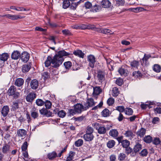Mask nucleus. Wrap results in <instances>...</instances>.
<instances>
[{
  "label": "nucleus",
  "instance_id": "1",
  "mask_svg": "<svg viewBox=\"0 0 161 161\" xmlns=\"http://www.w3.org/2000/svg\"><path fill=\"white\" fill-rule=\"evenodd\" d=\"M70 53L66 52L64 50L58 51L53 58L50 56H48L45 62V66L49 67L52 64L53 67L54 68L58 67L64 61V58L63 57L68 56Z\"/></svg>",
  "mask_w": 161,
  "mask_h": 161
},
{
  "label": "nucleus",
  "instance_id": "2",
  "mask_svg": "<svg viewBox=\"0 0 161 161\" xmlns=\"http://www.w3.org/2000/svg\"><path fill=\"white\" fill-rule=\"evenodd\" d=\"M28 146L27 142L26 141L23 143L21 147L23 155L25 158L24 159L25 161H28L30 159L28 153Z\"/></svg>",
  "mask_w": 161,
  "mask_h": 161
},
{
  "label": "nucleus",
  "instance_id": "3",
  "mask_svg": "<svg viewBox=\"0 0 161 161\" xmlns=\"http://www.w3.org/2000/svg\"><path fill=\"white\" fill-rule=\"evenodd\" d=\"M8 93L9 96H13V98L15 99L18 98L19 96V93L16 92V88L14 86H12L9 87Z\"/></svg>",
  "mask_w": 161,
  "mask_h": 161
},
{
  "label": "nucleus",
  "instance_id": "4",
  "mask_svg": "<svg viewBox=\"0 0 161 161\" xmlns=\"http://www.w3.org/2000/svg\"><path fill=\"white\" fill-rule=\"evenodd\" d=\"M95 128L97 130L98 133L99 134H104L106 132V129L104 126H101L100 124L98 123L94 124Z\"/></svg>",
  "mask_w": 161,
  "mask_h": 161
},
{
  "label": "nucleus",
  "instance_id": "5",
  "mask_svg": "<svg viewBox=\"0 0 161 161\" xmlns=\"http://www.w3.org/2000/svg\"><path fill=\"white\" fill-rule=\"evenodd\" d=\"M74 108L75 109L77 113H81L82 112L86 110V107H85L81 103H77L74 106Z\"/></svg>",
  "mask_w": 161,
  "mask_h": 161
},
{
  "label": "nucleus",
  "instance_id": "6",
  "mask_svg": "<svg viewBox=\"0 0 161 161\" xmlns=\"http://www.w3.org/2000/svg\"><path fill=\"white\" fill-rule=\"evenodd\" d=\"M87 59L89 66L92 68H94L96 62L95 57L92 55L90 54L87 56Z\"/></svg>",
  "mask_w": 161,
  "mask_h": 161
},
{
  "label": "nucleus",
  "instance_id": "7",
  "mask_svg": "<svg viewBox=\"0 0 161 161\" xmlns=\"http://www.w3.org/2000/svg\"><path fill=\"white\" fill-rule=\"evenodd\" d=\"M1 16L3 17H6L9 19L14 20H17L19 19H23L24 18V17L18 14L11 15L10 14H7L2 15Z\"/></svg>",
  "mask_w": 161,
  "mask_h": 161
},
{
  "label": "nucleus",
  "instance_id": "8",
  "mask_svg": "<svg viewBox=\"0 0 161 161\" xmlns=\"http://www.w3.org/2000/svg\"><path fill=\"white\" fill-rule=\"evenodd\" d=\"M105 73L102 71H99L97 73V77L99 81L102 83L105 80Z\"/></svg>",
  "mask_w": 161,
  "mask_h": 161
},
{
  "label": "nucleus",
  "instance_id": "9",
  "mask_svg": "<svg viewBox=\"0 0 161 161\" xmlns=\"http://www.w3.org/2000/svg\"><path fill=\"white\" fill-rule=\"evenodd\" d=\"M20 58L23 62L26 63L29 59L30 54L26 52H24L20 54Z\"/></svg>",
  "mask_w": 161,
  "mask_h": 161
},
{
  "label": "nucleus",
  "instance_id": "10",
  "mask_svg": "<svg viewBox=\"0 0 161 161\" xmlns=\"http://www.w3.org/2000/svg\"><path fill=\"white\" fill-rule=\"evenodd\" d=\"M95 105V103L93 99L92 98H88L86 103H84L85 107H86V110L89 108L92 107Z\"/></svg>",
  "mask_w": 161,
  "mask_h": 161
},
{
  "label": "nucleus",
  "instance_id": "11",
  "mask_svg": "<svg viewBox=\"0 0 161 161\" xmlns=\"http://www.w3.org/2000/svg\"><path fill=\"white\" fill-rule=\"evenodd\" d=\"M30 86L32 89L33 90L36 89L39 86L38 81L36 79L32 80L30 83Z\"/></svg>",
  "mask_w": 161,
  "mask_h": 161
},
{
  "label": "nucleus",
  "instance_id": "12",
  "mask_svg": "<svg viewBox=\"0 0 161 161\" xmlns=\"http://www.w3.org/2000/svg\"><path fill=\"white\" fill-rule=\"evenodd\" d=\"M9 57V55L7 53H3L0 55V60L2 63V64H4L5 61H7Z\"/></svg>",
  "mask_w": 161,
  "mask_h": 161
},
{
  "label": "nucleus",
  "instance_id": "13",
  "mask_svg": "<svg viewBox=\"0 0 161 161\" xmlns=\"http://www.w3.org/2000/svg\"><path fill=\"white\" fill-rule=\"evenodd\" d=\"M102 92V90L100 87L96 86L94 87L93 96L94 97L97 98V95H99Z\"/></svg>",
  "mask_w": 161,
  "mask_h": 161
},
{
  "label": "nucleus",
  "instance_id": "14",
  "mask_svg": "<svg viewBox=\"0 0 161 161\" xmlns=\"http://www.w3.org/2000/svg\"><path fill=\"white\" fill-rule=\"evenodd\" d=\"M20 57V53L18 51H14L11 54V58L14 60H17Z\"/></svg>",
  "mask_w": 161,
  "mask_h": 161
},
{
  "label": "nucleus",
  "instance_id": "15",
  "mask_svg": "<svg viewBox=\"0 0 161 161\" xmlns=\"http://www.w3.org/2000/svg\"><path fill=\"white\" fill-rule=\"evenodd\" d=\"M36 94L34 93H31L26 97V101L29 102H31L36 97Z\"/></svg>",
  "mask_w": 161,
  "mask_h": 161
},
{
  "label": "nucleus",
  "instance_id": "16",
  "mask_svg": "<svg viewBox=\"0 0 161 161\" xmlns=\"http://www.w3.org/2000/svg\"><path fill=\"white\" fill-rule=\"evenodd\" d=\"M83 138L85 141L90 142L93 140L94 136L92 133H86L83 135Z\"/></svg>",
  "mask_w": 161,
  "mask_h": 161
},
{
  "label": "nucleus",
  "instance_id": "17",
  "mask_svg": "<svg viewBox=\"0 0 161 161\" xmlns=\"http://www.w3.org/2000/svg\"><path fill=\"white\" fill-rule=\"evenodd\" d=\"M146 133V129L142 127L137 131L136 134L138 136L142 138L145 135Z\"/></svg>",
  "mask_w": 161,
  "mask_h": 161
},
{
  "label": "nucleus",
  "instance_id": "18",
  "mask_svg": "<svg viewBox=\"0 0 161 161\" xmlns=\"http://www.w3.org/2000/svg\"><path fill=\"white\" fill-rule=\"evenodd\" d=\"M9 110V108L8 106H4L2 108L1 110V114L4 117L6 116L7 115Z\"/></svg>",
  "mask_w": 161,
  "mask_h": 161
},
{
  "label": "nucleus",
  "instance_id": "19",
  "mask_svg": "<svg viewBox=\"0 0 161 161\" xmlns=\"http://www.w3.org/2000/svg\"><path fill=\"white\" fill-rule=\"evenodd\" d=\"M119 73L121 75H127L128 71L125 69L124 66H122L118 71Z\"/></svg>",
  "mask_w": 161,
  "mask_h": 161
},
{
  "label": "nucleus",
  "instance_id": "20",
  "mask_svg": "<svg viewBox=\"0 0 161 161\" xmlns=\"http://www.w3.org/2000/svg\"><path fill=\"white\" fill-rule=\"evenodd\" d=\"M118 132L116 129H112L109 132V135L114 138L117 137L118 136Z\"/></svg>",
  "mask_w": 161,
  "mask_h": 161
},
{
  "label": "nucleus",
  "instance_id": "21",
  "mask_svg": "<svg viewBox=\"0 0 161 161\" xmlns=\"http://www.w3.org/2000/svg\"><path fill=\"white\" fill-rule=\"evenodd\" d=\"M31 115L32 118L34 119H37L39 116L37 109L34 108L31 111Z\"/></svg>",
  "mask_w": 161,
  "mask_h": 161
},
{
  "label": "nucleus",
  "instance_id": "22",
  "mask_svg": "<svg viewBox=\"0 0 161 161\" xmlns=\"http://www.w3.org/2000/svg\"><path fill=\"white\" fill-rule=\"evenodd\" d=\"M101 4L104 8H108L111 6V3L108 0H103L101 2Z\"/></svg>",
  "mask_w": 161,
  "mask_h": 161
},
{
  "label": "nucleus",
  "instance_id": "23",
  "mask_svg": "<svg viewBox=\"0 0 161 161\" xmlns=\"http://www.w3.org/2000/svg\"><path fill=\"white\" fill-rule=\"evenodd\" d=\"M24 83V80L21 78L17 79L15 82V85L18 87H20L23 85Z\"/></svg>",
  "mask_w": 161,
  "mask_h": 161
},
{
  "label": "nucleus",
  "instance_id": "24",
  "mask_svg": "<svg viewBox=\"0 0 161 161\" xmlns=\"http://www.w3.org/2000/svg\"><path fill=\"white\" fill-rule=\"evenodd\" d=\"M26 134V131L23 129H19L17 131V135L19 137H23L25 136Z\"/></svg>",
  "mask_w": 161,
  "mask_h": 161
},
{
  "label": "nucleus",
  "instance_id": "25",
  "mask_svg": "<svg viewBox=\"0 0 161 161\" xmlns=\"http://www.w3.org/2000/svg\"><path fill=\"white\" fill-rule=\"evenodd\" d=\"M10 146L7 144H5L2 148V152L4 153H7L10 152Z\"/></svg>",
  "mask_w": 161,
  "mask_h": 161
},
{
  "label": "nucleus",
  "instance_id": "26",
  "mask_svg": "<svg viewBox=\"0 0 161 161\" xmlns=\"http://www.w3.org/2000/svg\"><path fill=\"white\" fill-rule=\"evenodd\" d=\"M73 54L80 58H83L84 57V53L80 50H79L74 51L73 52Z\"/></svg>",
  "mask_w": 161,
  "mask_h": 161
},
{
  "label": "nucleus",
  "instance_id": "27",
  "mask_svg": "<svg viewBox=\"0 0 161 161\" xmlns=\"http://www.w3.org/2000/svg\"><path fill=\"white\" fill-rule=\"evenodd\" d=\"M57 156V154L56 152L54 151L49 153L47 155L48 158L50 160H52L55 158Z\"/></svg>",
  "mask_w": 161,
  "mask_h": 161
},
{
  "label": "nucleus",
  "instance_id": "28",
  "mask_svg": "<svg viewBox=\"0 0 161 161\" xmlns=\"http://www.w3.org/2000/svg\"><path fill=\"white\" fill-rule=\"evenodd\" d=\"M31 66L30 64H25L22 66V70L23 73L28 72L31 69Z\"/></svg>",
  "mask_w": 161,
  "mask_h": 161
},
{
  "label": "nucleus",
  "instance_id": "29",
  "mask_svg": "<svg viewBox=\"0 0 161 161\" xmlns=\"http://www.w3.org/2000/svg\"><path fill=\"white\" fill-rule=\"evenodd\" d=\"M124 135L126 137L129 138L130 139L134 136L133 133L131 130H128L126 131Z\"/></svg>",
  "mask_w": 161,
  "mask_h": 161
},
{
  "label": "nucleus",
  "instance_id": "30",
  "mask_svg": "<svg viewBox=\"0 0 161 161\" xmlns=\"http://www.w3.org/2000/svg\"><path fill=\"white\" fill-rule=\"evenodd\" d=\"M75 153L73 151L70 152L68 157L66 158V161H71L74 158Z\"/></svg>",
  "mask_w": 161,
  "mask_h": 161
},
{
  "label": "nucleus",
  "instance_id": "31",
  "mask_svg": "<svg viewBox=\"0 0 161 161\" xmlns=\"http://www.w3.org/2000/svg\"><path fill=\"white\" fill-rule=\"evenodd\" d=\"M142 145L139 143H137L134 146L133 148L134 151L136 153L139 152L142 149Z\"/></svg>",
  "mask_w": 161,
  "mask_h": 161
},
{
  "label": "nucleus",
  "instance_id": "32",
  "mask_svg": "<svg viewBox=\"0 0 161 161\" xmlns=\"http://www.w3.org/2000/svg\"><path fill=\"white\" fill-rule=\"evenodd\" d=\"M112 95L113 97H117L119 93L118 88L117 87H114L112 90Z\"/></svg>",
  "mask_w": 161,
  "mask_h": 161
},
{
  "label": "nucleus",
  "instance_id": "33",
  "mask_svg": "<svg viewBox=\"0 0 161 161\" xmlns=\"http://www.w3.org/2000/svg\"><path fill=\"white\" fill-rule=\"evenodd\" d=\"M143 140L146 143H149L152 141V138L150 136L148 135L145 136Z\"/></svg>",
  "mask_w": 161,
  "mask_h": 161
},
{
  "label": "nucleus",
  "instance_id": "34",
  "mask_svg": "<svg viewBox=\"0 0 161 161\" xmlns=\"http://www.w3.org/2000/svg\"><path fill=\"white\" fill-rule=\"evenodd\" d=\"M102 115L104 117H107L110 114L109 110L107 108L104 109L101 113Z\"/></svg>",
  "mask_w": 161,
  "mask_h": 161
},
{
  "label": "nucleus",
  "instance_id": "35",
  "mask_svg": "<svg viewBox=\"0 0 161 161\" xmlns=\"http://www.w3.org/2000/svg\"><path fill=\"white\" fill-rule=\"evenodd\" d=\"M125 113L126 115H132L133 113V110L130 108H126L125 109Z\"/></svg>",
  "mask_w": 161,
  "mask_h": 161
},
{
  "label": "nucleus",
  "instance_id": "36",
  "mask_svg": "<svg viewBox=\"0 0 161 161\" xmlns=\"http://www.w3.org/2000/svg\"><path fill=\"white\" fill-rule=\"evenodd\" d=\"M153 70L157 73L160 72L161 70V67L160 65L158 64H155L153 67Z\"/></svg>",
  "mask_w": 161,
  "mask_h": 161
},
{
  "label": "nucleus",
  "instance_id": "37",
  "mask_svg": "<svg viewBox=\"0 0 161 161\" xmlns=\"http://www.w3.org/2000/svg\"><path fill=\"white\" fill-rule=\"evenodd\" d=\"M106 60L108 67L110 70H113L114 69L113 66L112 65L113 63L111 60L110 59H106Z\"/></svg>",
  "mask_w": 161,
  "mask_h": 161
},
{
  "label": "nucleus",
  "instance_id": "38",
  "mask_svg": "<svg viewBox=\"0 0 161 161\" xmlns=\"http://www.w3.org/2000/svg\"><path fill=\"white\" fill-rule=\"evenodd\" d=\"M122 147L124 148H125L129 146L130 144V142L127 140H123L121 142Z\"/></svg>",
  "mask_w": 161,
  "mask_h": 161
},
{
  "label": "nucleus",
  "instance_id": "39",
  "mask_svg": "<svg viewBox=\"0 0 161 161\" xmlns=\"http://www.w3.org/2000/svg\"><path fill=\"white\" fill-rule=\"evenodd\" d=\"M126 157L125 154L123 153H120L119 154L118 157V159L120 161H123L124 160Z\"/></svg>",
  "mask_w": 161,
  "mask_h": 161
},
{
  "label": "nucleus",
  "instance_id": "40",
  "mask_svg": "<svg viewBox=\"0 0 161 161\" xmlns=\"http://www.w3.org/2000/svg\"><path fill=\"white\" fill-rule=\"evenodd\" d=\"M70 5L69 0H64L63 5V8L64 9L67 8Z\"/></svg>",
  "mask_w": 161,
  "mask_h": 161
},
{
  "label": "nucleus",
  "instance_id": "41",
  "mask_svg": "<svg viewBox=\"0 0 161 161\" xmlns=\"http://www.w3.org/2000/svg\"><path fill=\"white\" fill-rule=\"evenodd\" d=\"M83 143V140L81 139H79L75 142V144L76 147H79L81 146Z\"/></svg>",
  "mask_w": 161,
  "mask_h": 161
},
{
  "label": "nucleus",
  "instance_id": "42",
  "mask_svg": "<svg viewBox=\"0 0 161 161\" xmlns=\"http://www.w3.org/2000/svg\"><path fill=\"white\" fill-rule=\"evenodd\" d=\"M57 114L58 116L61 118H63L65 117L66 114V112L63 110H61L59 111Z\"/></svg>",
  "mask_w": 161,
  "mask_h": 161
},
{
  "label": "nucleus",
  "instance_id": "43",
  "mask_svg": "<svg viewBox=\"0 0 161 161\" xmlns=\"http://www.w3.org/2000/svg\"><path fill=\"white\" fill-rule=\"evenodd\" d=\"M115 143V141L113 140L109 141L107 143V146L109 148H111L114 146Z\"/></svg>",
  "mask_w": 161,
  "mask_h": 161
},
{
  "label": "nucleus",
  "instance_id": "44",
  "mask_svg": "<svg viewBox=\"0 0 161 161\" xmlns=\"http://www.w3.org/2000/svg\"><path fill=\"white\" fill-rule=\"evenodd\" d=\"M125 3L124 0H116L115 1V4L117 6H123Z\"/></svg>",
  "mask_w": 161,
  "mask_h": 161
},
{
  "label": "nucleus",
  "instance_id": "45",
  "mask_svg": "<svg viewBox=\"0 0 161 161\" xmlns=\"http://www.w3.org/2000/svg\"><path fill=\"white\" fill-rule=\"evenodd\" d=\"M129 10L131 9V10L134 12H137L140 11H142L143 10H145L146 9L142 8H130Z\"/></svg>",
  "mask_w": 161,
  "mask_h": 161
},
{
  "label": "nucleus",
  "instance_id": "46",
  "mask_svg": "<svg viewBox=\"0 0 161 161\" xmlns=\"http://www.w3.org/2000/svg\"><path fill=\"white\" fill-rule=\"evenodd\" d=\"M101 7L99 5H95L92 8V10L93 12H96L100 11Z\"/></svg>",
  "mask_w": 161,
  "mask_h": 161
},
{
  "label": "nucleus",
  "instance_id": "47",
  "mask_svg": "<svg viewBox=\"0 0 161 161\" xmlns=\"http://www.w3.org/2000/svg\"><path fill=\"white\" fill-rule=\"evenodd\" d=\"M36 103L38 106H41L44 105V102L40 99H38L36 100Z\"/></svg>",
  "mask_w": 161,
  "mask_h": 161
},
{
  "label": "nucleus",
  "instance_id": "48",
  "mask_svg": "<svg viewBox=\"0 0 161 161\" xmlns=\"http://www.w3.org/2000/svg\"><path fill=\"white\" fill-rule=\"evenodd\" d=\"M139 65V63L138 61L134 60L130 63V65L132 67L137 68Z\"/></svg>",
  "mask_w": 161,
  "mask_h": 161
},
{
  "label": "nucleus",
  "instance_id": "49",
  "mask_svg": "<svg viewBox=\"0 0 161 161\" xmlns=\"http://www.w3.org/2000/svg\"><path fill=\"white\" fill-rule=\"evenodd\" d=\"M45 106L46 109H50L52 106V103L51 102L48 100H46L44 102Z\"/></svg>",
  "mask_w": 161,
  "mask_h": 161
},
{
  "label": "nucleus",
  "instance_id": "50",
  "mask_svg": "<svg viewBox=\"0 0 161 161\" xmlns=\"http://www.w3.org/2000/svg\"><path fill=\"white\" fill-rule=\"evenodd\" d=\"M74 118L75 121L80 122L86 119V116L82 115L77 117H74Z\"/></svg>",
  "mask_w": 161,
  "mask_h": 161
},
{
  "label": "nucleus",
  "instance_id": "51",
  "mask_svg": "<svg viewBox=\"0 0 161 161\" xmlns=\"http://www.w3.org/2000/svg\"><path fill=\"white\" fill-rule=\"evenodd\" d=\"M142 74L139 71H135L132 73L133 76L135 77L142 76Z\"/></svg>",
  "mask_w": 161,
  "mask_h": 161
},
{
  "label": "nucleus",
  "instance_id": "52",
  "mask_svg": "<svg viewBox=\"0 0 161 161\" xmlns=\"http://www.w3.org/2000/svg\"><path fill=\"white\" fill-rule=\"evenodd\" d=\"M152 142L153 144L156 145L160 144V139L158 137L154 138Z\"/></svg>",
  "mask_w": 161,
  "mask_h": 161
},
{
  "label": "nucleus",
  "instance_id": "53",
  "mask_svg": "<svg viewBox=\"0 0 161 161\" xmlns=\"http://www.w3.org/2000/svg\"><path fill=\"white\" fill-rule=\"evenodd\" d=\"M114 103V100L112 97H110L107 101V103L108 105L111 106Z\"/></svg>",
  "mask_w": 161,
  "mask_h": 161
},
{
  "label": "nucleus",
  "instance_id": "54",
  "mask_svg": "<svg viewBox=\"0 0 161 161\" xmlns=\"http://www.w3.org/2000/svg\"><path fill=\"white\" fill-rule=\"evenodd\" d=\"M125 109L124 107L123 106L116 107V109L120 113L124 112Z\"/></svg>",
  "mask_w": 161,
  "mask_h": 161
},
{
  "label": "nucleus",
  "instance_id": "55",
  "mask_svg": "<svg viewBox=\"0 0 161 161\" xmlns=\"http://www.w3.org/2000/svg\"><path fill=\"white\" fill-rule=\"evenodd\" d=\"M78 3H73L70 5V8L71 9L75 10L76 9L77 6L78 5Z\"/></svg>",
  "mask_w": 161,
  "mask_h": 161
},
{
  "label": "nucleus",
  "instance_id": "56",
  "mask_svg": "<svg viewBox=\"0 0 161 161\" xmlns=\"http://www.w3.org/2000/svg\"><path fill=\"white\" fill-rule=\"evenodd\" d=\"M102 33L103 34H113V32L109 29H103Z\"/></svg>",
  "mask_w": 161,
  "mask_h": 161
},
{
  "label": "nucleus",
  "instance_id": "57",
  "mask_svg": "<svg viewBox=\"0 0 161 161\" xmlns=\"http://www.w3.org/2000/svg\"><path fill=\"white\" fill-rule=\"evenodd\" d=\"M147 150L146 149H143L140 153V154L142 156H146L148 154Z\"/></svg>",
  "mask_w": 161,
  "mask_h": 161
},
{
  "label": "nucleus",
  "instance_id": "58",
  "mask_svg": "<svg viewBox=\"0 0 161 161\" xmlns=\"http://www.w3.org/2000/svg\"><path fill=\"white\" fill-rule=\"evenodd\" d=\"M93 131V129L92 127L89 126H87L86 130V133L92 134Z\"/></svg>",
  "mask_w": 161,
  "mask_h": 161
},
{
  "label": "nucleus",
  "instance_id": "59",
  "mask_svg": "<svg viewBox=\"0 0 161 161\" xmlns=\"http://www.w3.org/2000/svg\"><path fill=\"white\" fill-rule=\"evenodd\" d=\"M64 65L66 69H69L72 65V63L70 61H68L64 63Z\"/></svg>",
  "mask_w": 161,
  "mask_h": 161
},
{
  "label": "nucleus",
  "instance_id": "60",
  "mask_svg": "<svg viewBox=\"0 0 161 161\" xmlns=\"http://www.w3.org/2000/svg\"><path fill=\"white\" fill-rule=\"evenodd\" d=\"M49 76V74L48 72H44L42 73V76L44 80H46Z\"/></svg>",
  "mask_w": 161,
  "mask_h": 161
},
{
  "label": "nucleus",
  "instance_id": "61",
  "mask_svg": "<svg viewBox=\"0 0 161 161\" xmlns=\"http://www.w3.org/2000/svg\"><path fill=\"white\" fill-rule=\"evenodd\" d=\"M116 83L118 85L121 86L123 84V81L122 79L119 78L116 80Z\"/></svg>",
  "mask_w": 161,
  "mask_h": 161
},
{
  "label": "nucleus",
  "instance_id": "62",
  "mask_svg": "<svg viewBox=\"0 0 161 161\" xmlns=\"http://www.w3.org/2000/svg\"><path fill=\"white\" fill-rule=\"evenodd\" d=\"M62 32L63 34L66 36H70L72 35L71 32L68 30H64L62 31Z\"/></svg>",
  "mask_w": 161,
  "mask_h": 161
},
{
  "label": "nucleus",
  "instance_id": "63",
  "mask_svg": "<svg viewBox=\"0 0 161 161\" xmlns=\"http://www.w3.org/2000/svg\"><path fill=\"white\" fill-rule=\"evenodd\" d=\"M150 57H151V56L150 55H146V54H145L143 58H142V60L143 61L147 62L148 59Z\"/></svg>",
  "mask_w": 161,
  "mask_h": 161
},
{
  "label": "nucleus",
  "instance_id": "64",
  "mask_svg": "<svg viewBox=\"0 0 161 161\" xmlns=\"http://www.w3.org/2000/svg\"><path fill=\"white\" fill-rule=\"evenodd\" d=\"M125 148V153L127 154L131 153L133 151L132 149L129 146Z\"/></svg>",
  "mask_w": 161,
  "mask_h": 161
}]
</instances>
